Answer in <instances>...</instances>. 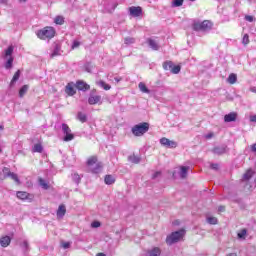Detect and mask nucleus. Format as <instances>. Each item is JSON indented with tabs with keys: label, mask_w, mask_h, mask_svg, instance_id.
Masks as SVG:
<instances>
[{
	"label": "nucleus",
	"mask_w": 256,
	"mask_h": 256,
	"mask_svg": "<svg viewBox=\"0 0 256 256\" xmlns=\"http://www.w3.org/2000/svg\"><path fill=\"white\" fill-rule=\"evenodd\" d=\"M36 36L38 39H41L42 41L53 39L55 37V28L51 26H46L36 32Z\"/></svg>",
	"instance_id": "nucleus-1"
},
{
	"label": "nucleus",
	"mask_w": 256,
	"mask_h": 256,
	"mask_svg": "<svg viewBox=\"0 0 256 256\" xmlns=\"http://www.w3.org/2000/svg\"><path fill=\"white\" fill-rule=\"evenodd\" d=\"M183 237H185V231L183 229L172 232L166 237V243L168 245H174V243H179Z\"/></svg>",
	"instance_id": "nucleus-2"
},
{
	"label": "nucleus",
	"mask_w": 256,
	"mask_h": 256,
	"mask_svg": "<svg viewBox=\"0 0 256 256\" xmlns=\"http://www.w3.org/2000/svg\"><path fill=\"white\" fill-rule=\"evenodd\" d=\"M193 29L194 31H211L213 29V23L209 20H204V21H196L193 23Z\"/></svg>",
	"instance_id": "nucleus-3"
},
{
	"label": "nucleus",
	"mask_w": 256,
	"mask_h": 256,
	"mask_svg": "<svg viewBox=\"0 0 256 256\" xmlns=\"http://www.w3.org/2000/svg\"><path fill=\"white\" fill-rule=\"evenodd\" d=\"M149 131V123L143 122L132 127V133L135 137H142Z\"/></svg>",
	"instance_id": "nucleus-4"
},
{
	"label": "nucleus",
	"mask_w": 256,
	"mask_h": 256,
	"mask_svg": "<svg viewBox=\"0 0 256 256\" xmlns=\"http://www.w3.org/2000/svg\"><path fill=\"white\" fill-rule=\"evenodd\" d=\"M62 131L65 135L64 141L68 142L73 141V139H75V136L73 135V133H71V128H69L67 124H62Z\"/></svg>",
	"instance_id": "nucleus-5"
},
{
	"label": "nucleus",
	"mask_w": 256,
	"mask_h": 256,
	"mask_svg": "<svg viewBox=\"0 0 256 256\" xmlns=\"http://www.w3.org/2000/svg\"><path fill=\"white\" fill-rule=\"evenodd\" d=\"M160 145H162V147H167V149H175L177 147V142L163 137L160 139Z\"/></svg>",
	"instance_id": "nucleus-6"
},
{
	"label": "nucleus",
	"mask_w": 256,
	"mask_h": 256,
	"mask_svg": "<svg viewBox=\"0 0 256 256\" xmlns=\"http://www.w3.org/2000/svg\"><path fill=\"white\" fill-rule=\"evenodd\" d=\"M143 13V9L140 6H131L129 8V14L131 17H141Z\"/></svg>",
	"instance_id": "nucleus-7"
},
{
	"label": "nucleus",
	"mask_w": 256,
	"mask_h": 256,
	"mask_svg": "<svg viewBox=\"0 0 256 256\" xmlns=\"http://www.w3.org/2000/svg\"><path fill=\"white\" fill-rule=\"evenodd\" d=\"M88 103H89V105L101 104V95L91 94L88 98Z\"/></svg>",
	"instance_id": "nucleus-8"
},
{
	"label": "nucleus",
	"mask_w": 256,
	"mask_h": 256,
	"mask_svg": "<svg viewBox=\"0 0 256 256\" xmlns=\"http://www.w3.org/2000/svg\"><path fill=\"white\" fill-rule=\"evenodd\" d=\"M145 256H161V248L152 247V248L147 250Z\"/></svg>",
	"instance_id": "nucleus-9"
},
{
	"label": "nucleus",
	"mask_w": 256,
	"mask_h": 256,
	"mask_svg": "<svg viewBox=\"0 0 256 256\" xmlns=\"http://www.w3.org/2000/svg\"><path fill=\"white\" fill-rule=\"evenodd\" d=\"M224 121L225 123H232L233 121H237V113L231 112L229 114H226L224 116Z\"/></svg>",
	"instance_id": "nucleus-10"
},
{
	"label": "nucleus",
	"mask_w": 256,
	"mask_h": 256,
	"mask_svg": "<svg viewBox=\"0 0 256 256\" xmlns=\"http://www.w3.org/2000/svg\"><path fill=\"white\" fill-rule=\"evenodd\" d=\"M76 87H77V89H79V91H89V89H90L89 84H87L83 81H78L76 83Z\"/></svg>",
	"instance_id": "nucleus-11"
},
{
	"label": "nucleus",
	"mask_w": 256,
	"mask_h": 256,
	"mask_svg": "<svg viewBox=\"0 0 256 256\" xmlns=\"http://www.w3.org/2000/svg\"><path fill=\"white\" fill-rule=\"evenodd\" d=\"M0 245H1V247H9V245H11V237H9V236L1 237Z\"/></svg>",
	"instance_id": "nucleus-12"
},
{
	"label": "nucleus",
	"mask_w": 256,
	"mask_h": 256,
	"mask_svg": "<svg viewBox=\"0 0 256 256\" xmlns=\"http://www.w3.org/2000/svg\"><path fill=\"white\" fill-rule=\"evenodd\" d=\"M92 173H99L103 169V164L98 162L94 166L89 168Z\"/></svg>",
	"instance_id": "nucleus-13"
},
{
	"label": "nucleus",
	"mask_w": 256,
	"mask_h": 256,
	"mask_svg": "<svg viewBox=\"0 0 256 256\" xmlns=\"http://www.w3.org/2000/svg\"><path fill=\"white\" fill-rule=\"evenodd\" d=\"M65 213H67V209L65 208V205H60L57 210V217L61 219L65 217Z\"/></svg>",
	"instance_id": "nucleus-14"
},
{
	"label": "nucleus",
	"mask_w": 256,
	"mask_h": 256,
	"mask_svg": "<svg viewBox=\"0 0 256 256\" xmlns=\"http://www.w3.org/2000/svg\"><path fill=\"white\" fill-rule=\"evenodd\" d=\"M96 85H98V87H101L102 89H104V91H109L111 89V85L105 83V81H103V80L97 81Z\"/></svg>",
	"instance_id": "nucleus-15"
},
{
	"label": "nucleus",
	"mask_w": 256,
	"mask_h": 256,
	"mask_svg": "<svg viewBox=\"0 0 256 256\" xmlns=\"http://www.w3.org/2000/svg\"><path fill=\"white\" fill-rule=\"evenodd\" d=\"M226 152L225 146H218L213 149L215 155H223Z\"/></svg>",
	"instance_id": "nucleus-16"
},
{
	"label": "nucleus",
	"mask_w": 256,
	"mask_h": 256,
	"mask_svg": "<svg viewBox=\"0 0 256 256\" xmlns=\"http://www.w3.org/2000/svg\"><path fill=\"white\" fill-rule=\"evenodd\" d=\"M59 55H61V48L59 45H55L52 53L50 54V57L53 59V57H59Z\"/></svg>",
	"instance_id": "nucleus-17"
},
{
	"label": "nucleus",
	"mask_w": 256,
	"mask_h": 256,
	"mask_svg": "<svg viewBox=\"0 0 256 256\" xmlns=\"http://www.w3.org/2000/svg\"><path fill=\"white\" fill-rule=\"evenodd\" d=\"M188 171H189V167L187 166L180 167L179 176L181 177V179H185V177H187Z\"/></svg>",
	"instance_id": "nucleus-18"
},
{
	"label": "nucleus",
	"mask_w": 256,
	"mask_h": 256,
	"mask_svg": "<svg viewBox=\"0 0 256 256\" xmlns=\"http://www.w3.org/2000/svg\"><path fill=\"white\" fill-rule=\"evenodd\" d=\"M148 45H149V47H151V49H153V51L159 50V44L157 43V41H155L153 39L148 40Z\"/></svg>",
	"instance_id": "nucleus-19"
},
{
	"label": "nucleus",
	"mask_w": 256,
	"mask_h": 256,
	"mask_svg": "<svg viewBox=\"0 0 256 256\" xmlns=\"http://www.w3.org/2000/svg\"><path fill=\"white\" fill-rule=\"evenodd\" d=\"M16 195H17V198L21 199L22 201H25V199H29V193L24 191H18Z\"/></svg>",
	"instance_id": "nucleus-20"
},
{
	"label": "nucleus",
	"mask_w": 256,
	"mask_h": 256,
	"mask_svg": "<svg viewBox=\"0 0 256 256\" xmlns=\"http://www.w3.org/2000/svg\"><path fill=\"white\" fill-rule=\"evenodd\" d=\"M19 77H21V71L18 70L14 74V76H13L11 82H10V87H13V85H15V83H17V81H19Z\"/></svg>",
	"instance_id": "nucleus-21"
},
{
	"label": "nucleus",
	"mask_w": 256,
	"mask_h": 256,
	"mask_svg": "<svg viewBox=\"0 0 256 256\" xmlns=\"http://www.w3.org/2000/svg\"><path fill=\"white\" fill-rule=\"evenodd\" d=\"M77 119L80 121V123H87V114L83 112H78Z\"/></svg>",
	"instance_id": "nucleus-22"
},
{
	"label": "nucleus",
	"mask_w": 256,
	"mask_h": 256,
	"mask_svg": "<svg viewBox=\"0 0 256 256\" xmlns=\"http://www.w3.org/2000/svg\"><path fill=\"white\" fill-rule=\"evenodd\" d=\"M255 172H253L251 169L247 170L246 173L243 175L242 180L243 181H249L251 177H253Z\"/></svg>",
	"instance_id": "nucleus-23"
},
{
	"label": "nucleus",
	"mask_w": 256,
	"mask_h": 256,
	"mask_svg": "<svg viewBox=\"0 0 256 256\" xmlns=\"http://www.w3.org/2000/svg\"><path fill=\"white\" fill-rule=\"evenodd\" d=\"M174 65L175 64H173L172 61H166V62L163 63V69L165 71H172Z\"/></svg>",
	"instance_id": "nucleus-24"
},
{
	"label": "nucleus",
	"mask_w": 256,
	"mask_h": 256,
	"mask_svg": "<svg viewBox=\"0 0 256 256\" xmlns=\"http://www.w3.org/2000/svg\"><path fill=\"white\" fill-rule=\"evenodd\" d=\"M104 181L106 185H113V183H115V177H113L112 175H106Z\"/></svg>",
	"instance_id": "nucleus-25"
},
{
	"label": "nucleus",
	"mask_w": 256,
	"mask_h": 256,
	"mask_svg": "<svg viewBox=\"0 0 256 256\" xmlns=\"http://www.w3.org/2000/svg\"><path fill=\"white\" fill-rule=\"evenodd\" d=\"M38 183H39L40 187H42V189H45L46 191H47V189H49V183H47V181H45V179L39 178Z\"/></svg>",
	"instance_id": "nucleus-26"
},
{
	"label": "nucleus",
	"mask_w": 256,
	"mask_h": 256,
	"mask_svg": "<svg viewBox=\"0 0 256 256\" xmlns=\"http://www.w3.org/2000/svg\"><path fill=\"white\" fill-rule=\"evenodd\" d=\"M87 165H88L89 169H90V167H93L94 165H97V158L95 156L90 157L87 160Z\"/></svg>",
	"instance_id": "nucleus-27"
},
{
	"label": "nucleus",
	"mask_w": 256,
	"mask_h": 256,
	"mask_svg": "<svg viewBox=\"0 0 256 256\" xmlns=\"http://www.w3.org/2000/svg\"><path fill=\"white\" fill-rule=\"evenodd\" d=\"M138 87L142 93H151V91L148 89V87L145 85V83L140 82L138 84Z\"/></svg>",
	"instance_id": "nucleus-28"
},
{
	"label": "nucleus",
	"mask_w": 256,
	"mask_h": 256,
	"mask_svg": "<svg viewBox=\"0 0 256 256\" xmlns=\"http://www.w3.org/2000/svg\"><path fill=\"white\" fill-rule=\"evenodd\" d=\"M227 81H228V83H230V85H235V83H237V75L230 74Z\"/></svg>",
	"instance_id": "nucleus-29"
},
{
	"label": "nucleus",
	"mask_w": 256,
	"mask_h": 256,
	"mask_svg": "<svg viewBox=\"0 0 256 256\" xmlns=\"http://www.w3.org/2000/svg\"><path fill=\"white\" fill-rule=\"evenodd\" d=\"M66 93H67V95H70V96H73V95H75V88H73L72 86H71V84H68L67 86H66Z\"/></svg>",
	"instance_id": "nucleus-30"
},
{
	"label": "nucleus",
	"mask_w": 256,
	"mask_h": 256,
	"mask_svg": "<svg viewBox=\"0 0 256 256\" xmlns=\"http://www.w3.org/2000/svg\"><path fill=\"white\" fill-rule=\"evenodd\" d=\"M54 23L56 25H63V23H65V18H63V16H56L54 18Z\"/></svg>",
	"instance_id": "nucleus-31"
},
{
	"label": "nucleus",
	"mask_w": 256,
	"mask_h": 256,
	"mask_svg": "<svg viewBox=\"0 0 256 256\" xmlns=\"http://www.w3.org/2000/svg\"><path fill=\"white\" fill-rule=\"evenodd\" d=\"M185 0H172L171 7H181L183 6Z\"/></svg>",
	"instance_id": "nucleus-32"
},
{
	"label": "nucleus",
	"mask_w": 256,
	"mask_h": 256,
	"mask_svg": "<svg viewBox=\"0 0 256 256\" xmlns=\"http://www.w3.org/2000/svg\"><path fill=\"white\" fill-rule=\"evenodd\" d=\"M171 73H173V75H178V73L181 72V66L174 64V66H172V70H170Z\"/></svg>",
	"instance_id": "nucleus-33"
},
{
	"label": "nucleus",
	"mask_w": 256,
	"mask_h": 256,
	"mask_svg": "<svg viewBox=\"0 0 256 256\" xmlns=\"http://www.w3.org/2000/svg\"><path fill=\"white\" fill-rule=\"evenodd\" d=\"M43 151V146L41 144H35L33 147V152L34 153H42Z\"/></svg>",
	"instance_id": "nucleus-34"
},
{
	"label": "nucleus",
	"mask_w": 256,
	"mask_h": 256,
	"mask_svg": "<svg viewBox=\"0 0 256 256\" xmlns=\"http://www.w3.org/2000/svg\"><path fill=\"white\" fill-rule=\"evenodd\" d=\"M28 90H29V86H27V85L22 86V89H20V91H19V96L23 97L25 95V93H27Z\"/></svg>",
	"instance_id": "nucleus-35"
},
{
	"label": "nucleus",
	"mask_w": 256,
	"mask_h": 256,
	"mask_svg": "<svg viewBox=\"0 0 256 256\" xmlns=\"http://www.w3.org/2000/svg\"><path fill=\"white\" fill-rule=\"evenodd\" d=\"M124 43H125V45H133V43H135V38H133V37H126L124 39Z\"/></svg>",
	"instance_id": "nucleus-36"
},
{
	"label": "nucleus",
	"mask_w": 256,
	"mask_h": 256,
	"mask_svg": "<svg viewBox=\"0 0 256 256\" xmlns=\"http://www.w3.org/2000/svg\"><path fill=\"white\" fill-rule=\"evenodd\" d=\"M12 55H13V46H9L5 50V57H12Z\"/></svg>",
	"instance_id": "nucleus-37"
},
{
	"label": "nucleus",
	"mask_w": 256,
	"mask_h": 256,
	"mask_svg": "<svg viewBox=\"0 0 256 256\" xmlns=\"http://www.w3.org/2000/svg\"><path fill=\"white\" fill-rule=\"evenodd\" d=\"M129 161H130L131 163L137 164V163H139V162L141 161V159H139V157H137V156H135V155H132V156H129Z\"/></svg>",
	"instance_id": "nucleus-38"
},
{
	"label": "nucleus",
	"mask_w": 256,
	"mask_h": 256,
	"mask_svg": "<svg viewBox=\"0 0 256 256\" xmlns=\"http://www.w3.org/2000/svg\"><path fill=\"white\" fill-rule=\"evenodd\" d=\"M217 218L216 217H208L207 218V223H209V225H217Z\"/></svg>",
	"instance_id": "nucleus-39"
},
{
	"label": "nucleus",
	"mask_w": 256,
	"mask_h": 256,
	"mask_svg": "<svg viewBox=\"0 0 256 256\" xmlns=\"http://www.w3.org/2000/svg\"><path fill=\"white\" fill-rule=\"evenodd\" d=\"M6 69H11V67H13V57H9V59L7 60L6 64H5Z\"/></svg>",
	"instance_id": "nucleus-40"
},
{
	"label": "nucleus",
	"mask_w": 256,
	"mask_h": 256,
	"mask_svg": "<svg viewBox=\"0 0 256 256\" xmlns=\"http://www.w3.org/2000/svg\"><path fill=\"white\" fill-rule=\"evenodd\" d=\"M8 177H11L13 181H15L16 183H20L19 181V176H17V174L11 172L9 173V176Z\"/></svg>",
	"instance_id": "nucleus-41"
},
{
	"label": "nucleus",
	"mask_w": 256,
	"mask_h": 256,
	"mask_svg": "<svg viewBox=\"0 0 256 256\" xmlns=\"http://www.w3.org/2000/svg\"><path fill=\"white\" fill-rule=\"evenodd\" d=\"M3 174L2 177H5V179H7V177H9V173H11V170H9V168L4 167L2 170Z\"/></svg>",
	"instance_id": "nucleus-42"
},
{
	"label": "nucleus",
	"mask_w": 256,
	"mask_h": 256,
	"mask_svg": "<svg viewBox=\"0 0 256 256\" xmlns=\"http://www.w3.org/2000/svg\"><path fill=\"white\" fill-rule=\"evenodd\" d=\"M242 43L246 46L249 45V34H245L242 39Z\"/></svg>",
	"instance_id": "nucleus-43"
},
{
	"label": "nucleus",
	"mask_w": 256,
	"mask_h": 256,
	"mask_svg": "<svg viewBox=\"0 0 256 256\" xmlns=\"http://www.w3.org/2000/svg\"><path fill=\"white\" fill-rule=\"evenodd\" d=\"M72 179L75 183H79V181H81V176H79V174H73Z\"/></svg>",
	"instance_id": "nucleus-44"
},
{
	"label": "nucleus",
	"mask_w": 256,
	"mask_h": 256,
	"mask_svg": "<svg viewBox=\"0 0 256 256\" xmlns=\"http://www.w3.org/2000/svg\"><path fill=\"white\" fill-rule=\"evenodd\" d=\"M61 246L63 249H69V247H71V242H62Z\"/></svg>",
	"instance_id": "nucleus-45"
},
{
	"label": "nucleus",
	"mask_w": 256,
	"mask_h": 256,
	"mask_svg": "<svg viewBox=\"0 0 256 256\" xmlns=\"http://www.w3.org/2000/svg\"><path fill=\"white\" fill-rule=\"evenodd\" d=\"M247 235V230H242L240 233H238L239 239H243Z\"/></svg>",
	"instance_id": "nucleus-46"
},
{
	"label": "nucleus",
	"mask_w": 256,
	"mask_h": 256,
	"mask_svg": "<svg viewBox=\"0 0 256 256\" xmlns=\"http://www.w3.org/2000/svg\"><path fill=\"white\" fill-rule=\"evenodd\" d=\"M91 226H92L94 229H97V227H101V222H99V221H94V222H92Z\"/></svg>",
	"instance_id": "nucleus-47"
},
{
	"label": "nucleus",
	"mask_w": 256,
	"mask_h": 256,
	"mask_svg": "<svg viewBox=\"0 0 256 256\" xmlns=\"http://www.w3.org/2000/svg\"><path fill=\"white\" fill-rule=\"evenodd\" d=\"M254 19L255 18L253 16H250V15L245 16V21H248L249 23H253Z\"/></svg>",
	"instance_id": "nucleus-48"
},
{
	"label": "nucleus",
	"mask_w": 256,
	"mask_h": 256,
	"mask_svg": "<svg viewBox=\"0 0 256 256\" xmlns=\"http://www.w3.org/2000/svg\"><path fill=\"white\" fill-rule=\"evenodd\" d=\"M204 137H205V139H213L215 137V133L210 132V133L206 134Z\"/></svg>",
	"instance_id": "nucleus-49"
},
{
	"label": "nucleus",
	"mask_w": 256,
	"mask_h": 256,
	"mask_svg": "<svg viewBox=\"0 0 256 256\" xmlns=\"http://www.w3.org/2000/svg\"><path fill=\"white\" fill-rule=\"evenodd\" d=\"M79 45H81V42L75 40L72 44V49H77V47H79Z\"/></svg>",
	"instance_id": "nucleus-50"
},
{
	"label": "nucleus",
	"mask_w": 256,
	"mask_h": 256,
	"mask_svg": "<svg viewBox=\"0 0 256 256\" xmlns=\"http://www.w3.org/2000/svg\"><path fill=\"white\" fill-rule=\"evenodd\" d=\"M210 167L211 169H214L215 171H217L219 169V164H211Z\"/></svg>",
	"instance_id": "nucleus-51"
},
{
	"label": "nucleus",
	"mask_w": 256,
	"mask_h": 256,
	"mask_svg": "<svg viewBox=\"0 0 256 256\" xmlns=\"http://www.w3.org/2000/svg\"><path fill=\"white\" fill-rule=\"evenodd\" d=\"M161 175V172H155L152 176V179H157Z\"/></svg>",
	"instance_id": "nucleus-52"
},
{
	"label": "nucleus",
	"mask_w": 256,
	"mask_h": 256,
	"mask_svg": "<svg viewBox=\"0 0 256 256\" xmlns=\"http://www.w3.org/2000/svg\"><path fill=\"white\" fill-rule=\"evenodd\" d=\"M251 152L256 153V143L251 146Z\"/></svg>",
	"instance_id": "nucleus-53"
},
{
	"label": "nucleus",
	"mask_w": 256,
	"mask_h": 256,
	"mask_svg": "<svg viewBox=\"0 0 256 256\" xmlns=\"http://www.w3.org/2000/svg\"><path fill=\"white\" fill-rule=\"evenodd\" d=\"M251 123H256V115L250 117Z\"/></svg>",
	"instance_id": "nucleus-54"
},
{
	"label": "nucleus",
	"mask_w": 256,
	"mask_h": 256,
	"mask_svg": "<svg viewBox=\"0 0 256 256\" xmlns=\"http://www.w3.org/2000/svg\"><path fill=\"white\" fill-rule=\"evenodd\" d=\"M22 247H24L25 249H27V247H29V243L27 241H24L22 243Z\"/></svg>",
	"instance_id": "nucleus-55"
},
{
	"label": "nucleus",
	"mask_w": 256,
	"mask_h": 256,
	"mask_svg": "<svg viewBox=\"0 0 256 256\" xmlns=\"http://www.w3.org/2000/svg\"><path fill=\"white\" fill-rule=\"evenodd\" d=\"M115 9H117V4H114L112 10H108V13H112V11H115Z\"/></svg>",
	"instance_id": "nucleus-56"
},
{
	"label": "nucleus",
	"mask_w": 256,
	"mask_h": 256,
	"mask_svg": "<svg viewBox=\"0 0 256 256\" xmlns=\"http://www.w3.org/2000/svg\"><path fill=\"white\" fill-rule=\"evenodd\" d=\"M0 3L2 5H7V3H9V0H0Z\"/></svg>",
	"instance_id": "nucleus-57"
},
{
	"label": "nucleus",
	"mask_w": 256,
	"mask_h": 256,
	"mask_svg": "<svg viewBox=\"0 0 256 256\" xmlns=\"http://www.w3.org/2000/svg\"><path fill=\"white\" fill-rule=\"evenodd\" d=\"M114 81H116V83H119V81H121V78L115 77V78H114Z\"/></svg>",
	"instance_id": "nucleus-58"
},
{
	"label": "nucleus",
	"mask_w": 256,
	"mask_h": 256,
	"mask_svg": "<svg viewBox=\"0 0 256 256\" xmlns=\"http://www.w3.org/2000/svg\"><path fill=\"white\" fill-rule=\"evenodd\" d=\"M218 211H225V207H224V206H220V207L218 208Z\"/></svg>",
	"instance_id": "nucleus-59"
},
{
	"label": "nucleus",
	"mask_w": 256,
	"mask_h": 256,
	"mask_svg": "<svg viewBox=\"0 0 256 256\" xmlns=\"http://www.w3.org/2000/svg\"><path fill=\"white\" fill-rule=\"evenodd\" d=\"M4 179H5V176H3V175L1 174V172H0V181H4Z\"/></svg>",
	"instance_id": "nucleus-60"
},
{
	"label": "nucleus",
	"mask_w": 256,
	"mask_h": 256,
	"mask_svg": "<svg viewBox=\"0 0 256 256\" xmlns=\"http://www.w3.org/2000/svg\"><path fill=\"white\" fill-rule=\"evenodd\" d=\"M227 256H237V254H235V253H230V254H228Z\"/></svg>",
	"instance_id": "nucleus-61"
},
{
	"label": "nucleus",
	"mask_w": 256,
	"mask_h": 256,
	"mask_svg": "<svg viewBox=\"0 0 256 256\" xmlns=\"http://www.w3.org/2000/svg\"><path fill=\"white\" fill-rule=\"evenodd\" d=\"M97 256H106V255L103 253H98Z\"/></svg>",
	"instance_id": "nucleus-62"
},
{
	"label": "nucleus",
	"mask_w": 256,
	"mask_h": 256,
	"mask_svg": "<svg viewBox=\"0 0 256 256\" xmlns=\"http://www.w3.org/2000/svg\"><path fill=\"white\" fill-rule=\"evenodd\" d=\"M3 129H4V126L0 125V131H3Z\"/></svg>",
	"instance_id": "nucleus-63"
},
{
	"label": "nucleus",
	"mask_w": 256,
	"mask_h": 256,
	"mask_svg": "<svg viewBox=\"0 0 256 256\" xmlns=\"http://www.w3.org/2000/svg\"><path fill=\"white\" fill-rule=\"evenodd\" d=\"M20 1V3H25V2H27V0H19Z\"/></svg>",
	"instance_id": "nucleus-64"
}]
</instances>
